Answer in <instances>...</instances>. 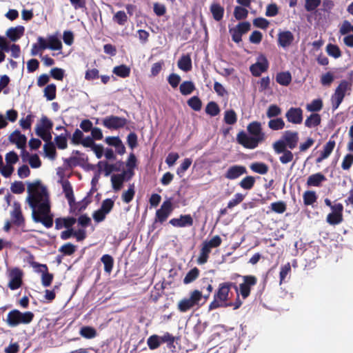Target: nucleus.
I'll return each instance as SVG.
<instances>
[{
	"mask_svg": "<svg viewBox=\"0 0 353 353\" xmlns=\"http://www.w3.org/2000/svg\"><path fill=\"white\" fill-rule=\"evenodd\" d=\"M28 204L32 208V218L35 223H41L46 228L53 225L54 215L51 213L49 196L46 188L39 182L28 186Z\"/></svg>",
	"mask_w": 353,
	"mask_h": 353,
	"instance_id": "f257e3e1",
	"label": "nucleus"
},
{
	"mask_svg": "<svg viewBox=\"0 0 353 353\" xmlns=\"http://www.w3.org/2000/svg\"><path fill=\"white\" fill-rule=\"evenodd\" d=\"M247 130L251 135H248L244 131H241L236 136L237 142L248 149H254L259 143L265 140V134L262 131L261 123L252 121L247 126Z\"/></svg>",
	"mask_w": 353,
	"mask_h": 353,
	"instance_id": "f03ea898",
	"label": "nucleus"
},
{
	"mask_svg": "<svg viewBox=\"0 0 353 353\" xmlns=\"http://www.w3.org/2000/svg\"><path fill=\"white\" fill-rule=\"evenodd\" d=\"M34 318V314L31 311L21 312L13 309L8 312L6 321L10 327H15L20 325L30 324Z\"/></svg>",
	"mask_w": 353,
	"mask_h": 353,
	"instance_id": "7ed1b4c3",
	"label": "nucleus"
},
{
	"mask_svg": "<svg viewBox=\"0 0 353 353\" xmlns=\"http://www.w3.org/2000/svg\"><path fill=\"white\" fill-rule=\"evenodd\" d=\"M202 297V292L194 290L190 293L189 298H184L179 302L177 308L181 312H186L194 307H199Z\"/></svg>",
	"mask_w": 353,
	"mask_h": 353,
	"instance_id": "20e7f679",
	"label": "nucleus"
},
{
	"mask_svg": "<svg viewBox=\"0 0 353 353\" xmlns=\"http://www.w3.org/2000/svg\"><path fill=\"white\" fill-rule=\"evenodd\" d=\"M237 276L241 277L243 282L239 284V294L241 296L243 299H246L250 296L251 293V289L257 283V278L254 275H244L241 276L237 274Z\"/></svg>",
	"mask_w": 353,
	"mask_h": 353,
	"instance_id": "39448f33",
	"label": "nucleus"
},
{
	"mask_svg": "<svg viewBox=\"0 0 353 353\" xmlns=\"http://www.w3.org/2000/svg\"><path fill=\"white\" fill-rule=\"evenodd\" d=\"M349 89H350L349 83L346 80L341 81L331 98L333 112L339 107Z\"/></svg>",
	"mask_w": 353,
	"mask_h": 353,
	"instance_id": "423d86ee",
	"label": "nucleus"
},
{
	"mask_svg": "<svg viewBox=\"0 0 353 353\" xmlns=\"http://www.w3.org/2000/svg\"><path fill=\"white\" fill-rule=\"evenodd\" d=\"M23 272L19 268H14L8 270V276L10 281L8 287L11 290L20 288L23 284Z\"/></svg>",
	"mask_w": 353,
	"mask_h": 353,
	"instance_id": "0eeeda50",
	"label": "nucleus"
},
{
	"mask_svg": "<svg viewBox=\"0 0 353 353\" xmlns=\"http://www.w3.org/2000/svg\"><path fill=\"white\" fill-rule=\"evenodd\" d=\"M173 210L174 208L170 199L164 201L161 208L156 211L154 222L163 223L172 214Z\"/></svg>",
	"mask_w": 353,
	"mask_h": 353,
	"instance_id": "6e6552de",
	"label": "nucleus"
},
{
	"mask_svg": "<svg viewBox=\"0 0 353 353\" xmlns=\"http://www.w3.org/2000/svg\"><path fill=\"white\" fill-rule=\"evenodd\" d=\"M268 68L269 62L266 57L261 54L257 58V61L250 65V71L254 77H259L263 72H266Z\"/></svg>",
	"mask_w": 353,
	"mask_h": 353,
	"instance_id": "1a4fd4ad",
	"label": "nucleus"
},
{
	"mask_svg": "<svg viewBox=\"0 0 353 353\" xmlns=\"http://www.w3.org/2000/svg\"><path fill=\"white\" fill-rule=\"evenodd\" d=\"M128 123L124 117L110 115L105 117L102 121L103 125L109 130H118L123 128Z\"/></svg>",
	"mask_w": 353,
	"mask_h": 353,
	"instance_id": "9d476101",
	"label": "nucleus"
},
{
	"mask_svg": "<svg viewBox=\"0 0 353 353\" xmlns=\"http://www.w3.org/2000/svg\"><path fill=\"white\" fill-rule=\"evenodd\" d=\"M9 140L11 143L16 144L17 147L21 149L23 156H28L29 154L25 150L26 144V137L21 134L18 130H14L9 137Z\"/></svg>",
	"mask_w": 353,
	"mask_h": 353,
	"instance_id": "9b49d317",
	"label": "nucleus"
},
{
	"mask_svg": "<svg viewBox=\"0 0 353 353\" xmlns=\"http://www.w3.org/2000/svg\"><path fill=\"white\" fill-rule=\"evenodd\" d=\"M285 118L289 123L301 124L303 119V110L301 108L291 107L286 112Z\"/></svg>",
	"mask_w": 353,
	"mask_h": 353,
	"instance_id": "f8f14e48",
	"label": "nucleus"
},
{
	"mask_svg": "<svg viewBox=\"0 0 353 353\" xmlns=\"http://www.w3.org/2000/svg\"><path fill=\"white\" fill-rule=\"evenodd\" d=\"M12 223L17 226L21 227L25 225V219L23 216L21 205L19 202H14L13 210L10 212Z\"/></svg>",
	"mask_w": 353,
	"mask_h": 353,
	"instance_id": "ddd939ff",
	"label": "nucleus"
},
{
	"mask_svg": "<svg viewBox=\"0 0 353 353\" xmlns=\"http://www.w3.org/2000/svg\"><path fill=\"white\" fill-rule=\"evenodd\" d=\"M32 266L33 268H41L40 272H42L41 274V283L44 287H48L51 285L54 276L52 274L48 272V268L47 265L46 264H40L37 262L32 263Z\"/></svg>",
	"mask_w": 353,
	"mask_h": 353,
	"instance_id": "4468645a",
	"label": "nucleus"
},
{
	"mask_svg": "<svg viewBox=\"0 0 353 353\" xmlns=\"http://www.w3.org/2000/svg\"><path fill=\"white\" fill-rule=\"evenodd\" d=\"M169 223L176 228H185L192 226L194 221L190 214H181L179 218L170 219Z\"/></svg>",
	"mask_w": 353,
	"mask_h": 353,
	"instance_id": "2eb2a0df",
	"label": "nucleus"
},
{
	"mask_svg": "<svg viewBox=\"0 0 353 353\" xmlns=\"http://www.w3.org/2000/svg\"><path fill=\"white\" fill-rule=\"evenodd\" d=\"M281 137L285 141L286 146L290 149L293 150L297 146L299 140V133L297 132L286 130L283 133Z\"/></svg>",
	"mask_w": 353,
	"mask_h": 353,
	"instance_id": "dca6fc26",
	"label": "nucleus"
},
{
	"mask_svg": "<svg viewBox=\"0 0 353 353\" xmlns=\"http://www.w3.org/2000/svg\"><path fill=\"white\" fill-rule=\"evenodd\" d=\"M294 39L293 34L289 30L283 31L278 34V44L283 48L291 46Z\"/></svg>",
	"mask_w": 353,
	"mask_h": 353,
	"instance_id": "f3484780",
	"label": "nucleus"
},
{
	"mask_svg": "<svg viewBox=\"0 0 353 353\" xmlns=\"http://www.w3.org/2000/svg\"><path fill=\"white\" fill-rule=\"evenodd\" d=\"M77 222V219L73 216L59 217L57 218L54 221L55 229L61 230L63 228H72L73 225Z\"/></svg>",
	"mask_w": 353,
	"mask_h": 353,
	"instance_id": "a211bd4d",
	"label": "nucleus"
},
{
	"mask_svg": "<svg viewBox=\"0 0 353 353\" xmlns=\"http://www.w3.org/2000/svg\"><path fill=\"white\" fill-rule=\"evenodd\" d=\"M59 183L61 185L66 199L72 201L74 199L73 188L68 178H60Z\"/></svg>",
	"mask_w": 353,
	"mask_h": 353,
	"instance_id": "6ab92c4d",
	"label": "nucleus"
},
{
	"mask_svg": "<svg viewBox=\"0 0 353 353\" xmlns=\"http://www.w3.org/2000/svg\"><path fill=\"white\" fill-rule=\"evenodd\" d=\"M137 158L134 154L131 153L129 155L128 159L126 162V170L123 174H113L112 176H125V174H128L132 176L134 174V169L136 167Z\"/></svg>",
	"mask_w": 353,
	"mask_h": 353,
	"instance_id": "aec40b11",
	"label": "nucleus"
},
{
	"mask_svg": "<svg viewBox=\"0 0 353 353\" xmlns=\"http://www.w3.org/2000/svg\"><path fill=\"white\" fill-rule=\"evenodd\" d=\"M336 143L335 141L330 139L324 145L323 151L321 152L319 157L316 159V162H321L323 160L327 159L332 152Z\"/></svg>",
	"mask_w": 353,
	"mask_h": 353,
	"instance_id": "412c9836",
	"label": "nucleus"
},
{
	"mask_svg": "<svg viewBox=\"0 0 353 353\" xmlns=\"http://www.w3.org/2000/svg\"><path fill=\"white\" fill-rule=\"evenodd\" d=\"M24 31V27L19 26L9 28L6 32V35L12 41H16L23 35Z\"/></svg>",
	"mask_w": 353,
	"mask_h": 353,
	"instance_id": "4be33fe9",
	"label": "nucleus"
},
{
	"mask_svg": "<svg viewBox=\"0 0 353 353\" xmlns=\"http://www.w3.org/2000/svg\"><path fill=\"white\" fill-rule=\"evenodd\" d=\"M229 285H225V283H221L219 285L218 290L214 294L215 299H219L221 303H225L228 300V295L230 292Z\"/></svg>",
	"mask_w": 353,
	"mask_h": 353,
	"instance_id": "5701e85b",
	"label": "nucleus"
},
{
	"mask_svg": "<svg viewBox=\"0 0 353 353\" xmlns=\"http://www.w3.org/2000/svg\"><path fill=\"white\" fill-rule=\"evenodd\" d=\"M177 65L179 69L184 72H189L192 70V59L189 54H183L179 59Z\"/></svg>",
	"mask_w": 353,
	"mask_h": 353,
	"instance_id": "b1692460",
	"label": "nucleus"
},
{
	"mask_svg": "<svg viewBox=\"0 0 353 353\" xmlns=\"http://www.w3.org/2000/svg\"><path fill=\"white\" fill-rule=\"evenodd\" d=\"M210 10L215 21H220L222 20L224 14V8L223 6L219 3H214L210 6Z\"/></svg>",
	"mask_w": 353,
	"mask_h": 353,
	"instance_id": "393cba45",
	"label": "nucleus"
},
{
	"mask_svg": "<svg viewBox=\"0 0 353 353\" xmlns=\"http://www.w3.org/2000/svg\"><path fill=\"white\" fill-rule=\"evenodd\" d=\"M210 252L211 249L203 242L201 244L199 256L197 259V263L200 265L207 263Z\"/></svg>",
	"mask_w": 353,
	"mask_h": 353,
	"instance_id": "a878e982",
	"label": "nucleus"
},
{
	"mask_svg": "<svg viewBox=\"0 0 353 353\" xmlns=\"http://www.w3.org/2000/svg\"><path fill=\"white\" fill-rule=\"evenodd\" d=\"M321 117L318 113H312L305 121V125L307 128H316L321 124Z\"/></svg>",
	"mask_w": 353,
	"mask_h": 353,
	"instance_id": "bb28decb",
	"label": "nucleus"
},
{
	"mask_svg": "<svg viewBox=\"0 0 353 353\" xmlns=\"http://www.w3.org/2000/svg\"><path fill=\"white\" fill-rule=\"evenodd\" d=\"M178 337H175L172 336L169 332H165L162 336L163 343H165L167 344L168 348L172 352H175L176 351V345H174L175 341L178 340Z\"/></svg>",
	"mask_w": 353,
	"mask_h": 353,
	"instance_id": "cd10ccee",
	"label": "nucleus"
},
{
	"mask_svg": "<svg viewBox=\"0 0 353 353\" xmlns=\"http://www.w3.org/2000/svg\"><path fill=\"white\" fill-rule=\"evenodd\" d=\"M276 81L284 86H288L292 81V76L290 72H281L276 76Z\"/></svg>",
	"mask_w": 353,
	"mask_h": 353,
	"instance_id": "c85d7f7f",
	"label": "nucleus"
},
{
	"mask_svg": "<svg viewBox=\"0 0 353 353\" xmlns=\"http://www.w3.org/2000/svg\"><path fill=\"white\" fill-rule=\"evenodd\" d=\"M101 261L104 265V271L106 273L110 274L114 267L113 257L108 254H105L101 257Z\"/></svg>",
	"mask_w": 353,
	"mask_h": 353,
	"instance_id": "c756f323",
	"label": "nucleus"
},
{
	"mask_svg": "<svg viewBox=\"0 0 353 353\" xmlns=\"http://www.w3.org/2000/svg\"><path fill=\"white\" fill-rule=\"evenodd\" d=\"M161 343H163L162 336L157 334L150 336L147 340V344L151 350L159 348Z\"/></svg>",
	"mask_w": 353,
	"mask_h": 353,
	"instance_id": "7c9ffc66",
	"label": "nucleus"
},
{
	"mask_svg": "<svg viewBox=\"0 0 353 353\" xmlns=\"http://www.w3.org/2000/svg\"><path fill=\"white\" fill-rule=\"evenodd\" d=\"M79 334L82 337L88 339H94L97 335L96 329L91 326H83L80 329Z\"/></svg>",
	"mask_w": 353,
	"mask_h": 353,
	"instance_id": "2f4dec72",
	"label": "nucleus"
},
{
	"mask_svg": "<svg viewBox=\"0 0 353 353\" xmlns=\"http://www.w3.org/2000/svg\"><path fill=\"white\" fill-rule=\"evenodd\" d=\"M113 73L119 77L126 78L130 74V68L128 65L122 64L114 67Z\"/></svg>",
	"mask_w": 353,
	"mask_h": 353,
	"instance_id": "473e14b6",
	"label": "nucleus"
},
{
	"mask_svg": "<svg viewBox=\"0 0 353 353\" xmlns=\"http://www.w3.org/2000/svg\"><path fill=\"white\" fill-rule=\"evenodd\" d=\"M246 173V168L242 165H233L229 168L225 176H240Z\"/></svg>",
	"mask_w": 353,
	"mask_h": 353,
	"instance_id": "72a5a7b5",
	"label": "nucleus"
},
{
	"mask_svg": "<svg viewBox=\"0 0 353 353\" xmlns=\"http://www.w3.org/2000/svg\"><path fill=\"white\" fill-rule=\"evenodd\" d=\"M179 90L181 94L189 95L195 90V85L191 81H185L180 85Z\"/></svg>",
	"mask_w": 353,
	"mask_h": 353,
	"instance_id": "f704fd0d",
	"label": "nucleus"
},
{
	"mask_svg": "<svg viewBox=\"0 0 353 353\" xmlns=\"http://www.w3.org/2000/svg\"><path fill=\"white\" fill-rule=\"evenodd\" d=\"M70 136L68 132L56 136L54 141L57 147L60 150L66 149L68 147L67 139Z\"/></svg>",
	"mask_w": 353,
	"mask_h": 353,
	"instance_id": "c9c22d12",
	"label": "nucleus"
},
{
	"mask_svg": "<svg viewBox=\"0 0 353 353\" xmlns=\"http://www.w3.org/2000/svg\"><path fill=\"white\" fill-rule=\"evenodd\" d=\"M268 125L272 130H281L285 128V122L282 118L272 119L269 121Z\"/></svg>",
	"mask_w": 353,
	"mask_h": 353,
	"instance_id": "e433bc0d",
	"label": "nucleus"
},
{
	"mask_svg": "<svg viewBox=\"0 0 353 353\" xmlns=\"http://www.w3.org/2000/svg\"><path fill=\"white\" fill-rule=\"evenodd\" d=\"M200 270L197 268L191 269L183 279L184 284H189L194 281L199 276Z\"/></svg>",
	"mask_w": 353,
	"mask_h": 353,
	"instance_id": "4c0bfd02",
	"label": "nucleus"
},
{
	"mask_svg": "<svg viewBox=\"0 0 353 353\" xmlns=\"http://www.w3.org/2000/svg\"><path fill=\"white\" fill-rule=\"evenodd\" d=\"M323 108V101L321 99H316L312 101L310 103L307 104L306 109L307 111L316 113Z\"/></svg>",
	"mask_w": 353,
	"mask_h": 353,
	"instance_id": "58836bf2",
	"label": "nucleus"
},
{
	"mask_svg": "<svg viewBox=\"0 0 353 353\" xmlns=\"http://www.w3.org/2000/svg\"><path fill=\"white\" fill-rule=\"evenodd\" d=\"M44 97L48 101H52L56 98L57 87L54 83L48 85L43 90Z\"/></svg>",
	"mask_w": 353,
	"mask_h": 353,
	"instance_id": "ea45409f",
	"label": "nucleus"
},
{
	"mask_svg": "<svg viewBox=\"0 0 353 353\" xmlns=\"http://www.w3.org/2000/svg\"><path fill=\"white\" fill-rule=\"evenodd\" d=\"M43 150L46 155L51 159H54L57 156L56 148L54 143L50 141L43 145Z\"/></svg>",
	"mask_w": 353,
	"mask_h": 353,
	"instance_id": "a19ab883",
	"label": "nucleus"
},
{
	"mask_svg": "<svg viewBox=\"0 0 353 353\" xmlns=\"http://www.w3.org/2000/svg\"><path fill=\"white\" fill-rule=\"evenodd\" d=\"M251 170L259 174H265L268 170V166L262 162H256L250 165Z\"/></svg>",
	"mask_w": 353,
	"mask_h": 353,
	"instance_id": "79ce46f5",
	"label": "nucleus"
},
{
	"mask_svg": "<svg viewBox=\"0 0 353 353\" xmlns=\"http://www.w3.org/2000/svg\"><path fill=\"white\" fill-rule=\"evenodd\" d=\"M233 14L235 19L240 21L248 17V10L243 6H237L234 8Z\"/></svg>",
	"mask_w": 353,
	"mask_h": 353,
	"instance_id": "37998d69",
	"label": "nucleus"
},
{
	"mask_svg": "<svg viewBox=\"0 0 353 353\" xmlns=\"http://www.w3.org/2000/svg\"><path fill=\"white\" fill-rule=\"evenodd\" d=\"M205 112L211 117H215L219 114L220 108L216 102L210 101L205 107Z\"/></svg>",
	"mask_w": 353,
	"mask_h": 353,
	"instance_id": "c03bdc74",
	"label": "nucleus"
},
{
	"mask_svg": "<svg viewBox=\"0 0 353 353\" xmlns=\"http://www.w3.org/2000/svg\"><path fill=\"white\" fill-rule=\"evenodd\" d=\"M135 190L134 184L129 186L128 190L123 192L121 196L122 201L125 203L131 202L134 196Z\"/></svg>",
	"mask_w": 353,
	"mask_h": 353,
	"instance_id": "a18cd8bd",
	"label": "nucleus"
},
{
	"mask_svg": "<svg viewBox=\"0 0 353 353\" xmlns=\"http://www.w3.org/2000/svg\"><path fill=\"white\" fill-rule=\"evenodd\" d=\"M48 48L52 50H61V41L56 36H50L48 37Z\"/></svg>",
	"mask_w": 353,
	"mask_h": 353,
	"instance_id": "49530a36",
	"label": "nucleus"
},
{
	"mask_svg": "<svg viewBox=\"0 0 353 353\" xmlns=\"http://www.w3.org/2000/svg\"><path fill=\"white\" fill-rule=\"evenodd\" d=\"M303 199L305 205H311L316 201L317 197L314 191H306L303 194Z\"/></svg>",
	"mask_w": 353,
	"mask_h": 353,
	"instance_id": "de8ad7c7",
	"label": "nucleus"
},
{
	"mask_svg": "<svg viewBox=\"0 0 353 353\" xmlns=\"http://www.w3.org/2000/svg\"><path fill=\"white\" fill-rule=\"evenodd\" d=\"M326 51L330 56L335 59L339 58L341 56V51L340 48L338 46L334 44H327L326 46Z\"/></svg>",
	"mask_w": 353,
	"mask_h": 353,
	"instance_id": "09e8293b",
	"label": "nucleus"
},
{
	"mask_svg": "<svg viewBox=\"0 0 353 353\" xmlns=\"http://www.w3.org/2000/svg\"><path fill=\"white\" fill-rule=\"evenodd\" d=\"M187 103L194 111H200L202 107L201 100L197 96L190 98Z\"/></svg>",
	"mask_w": 353,
	"mask_h": 353,
	"instance_id": "8fccbe9b",
	"label": "nucleus"
},
{
	"mask_svg": "<svg viewBox=\"0 0 353 353\" xmlns=\"http://www.w3.org/2000/svg\"><path fill=\"white\" fill-rule=\"evenodd\" d=\"M112 19L119 26H124L128 21V16L124 11L119 10L114 14Z\"/></svg>",
	"mask_w": 353,
	"mask_h": 353,
	"instance_id": "3c124183",
	"label": "nucleus"
},
{
	"mask_svg": "<svg viewBox=\"0 0 353 353\" xmlns=\"http://www.w3.org/2000/svg\"><path fill=\"white\" fill-rule=\"evenodd\" d=\"M326 220L330 225H338L343 221V214H338L332 212L327 214Z\"/></svg>",
	"mask_w": 353,
	"mask_h": 353,
	"instance_id": "603ef678",
	"label": "nucleus"
},
{
	"mask_svg": "<svg viewBox=\"0 0 353 353\" xmlns=\"http://www.w3.org/2000/svg\"><path fill=\"white\" fill-rule=\"evenodd\" d=\"M245 195L241 194V193H236L234 198H232L231 200L229 201L227 205V208H229L230 210L234 208V207L237 206L239 204H240L244 199Z\"/></svg>",
	"mask_w": 353,
	"mask_h": 353,
	"instance_id": "864d4df0",
	"label": "nucleus"
},
{
	"mask_svg": "<svg viewBox=\"0 0 353 353\" xmlns=\"http://www.w3.org/2000/svg\"><path fill=\"white\" fill-rule=\"evenodd\" d=\"M281 114V108L276 104L270 105L266 112L268 118L272 119L279 117Z\"/></svg>",
	"mask_w": 353,
	"mask_h": 353,
	"instance_id": "5fc2aeb1",
	"label": "nucleus"
},
{
	"mask_svg": "<svg viewBox=\"0 0 353 353\" xmlns=\"http://www.w3.org/2000/svg\"><path fill=\"white\" fill-rule=\"evenodd\" d=\"M237 121L236 114L233 110H227L224 114V121L228 125H233Z\"/></svg>",
	"mask_w": 353,
	"mask_h": 353,
	"instance_id": "6e6d98bb",
	"label": "nucleus"
},
{
	"mask_svg": "<svg viewBox=\"0 0 353 353\" xmlns=\"http://www.w3.org/2000/svg\"><path fill=\"white\" fill-rule=\"evenodd\" d=\"M271 210L278 214H282L286 210V204L283 201H277L272 203L270 205Z\"/></svg>",
	"mask_w": 353,
	"mask_h": 353,
	"instance_id": "4d7b16f0",
	"label": "nucleus"
},
{
	"mask_svg": "<svg viewBox=\"0 0 353 353\" xmlns=\"http://www.w3.org/2000/svg\"><path fill=\"white\" fill-rule=\"evenodd\" d=\"M203 243L212 250L219 247L222 243V239L219 235H215L210 240H205Z\"/></svg>",
	"mask_w": 353,
	"mask_h": 353,
	"instance_id": "13d9d810",
	"label": "nucleus"
},
{
	"mask_svg": "<svg viewBox=\"0 0 353 353\" xmlns=\"http://www.w3.org/2000/svg\"><path fill=\"white\" fill-rule=\"evenodd\" d=\"M114 205V201L112 199H105L102 201L100 208L108 214L112 211Z\"/></svg>",
	"mask_w": 353,
	"mask_h": 353,
	"instance_id": "bf43d9fd",
	"label": "nucleus"
},
{
	"mask_svg": "<svg viewBox=\"0 0 353 353\" xmlns=\"http://www.w3.org/2000/svg\"><path fill=\"white\" fill-rule=\"evenodd\" d=\"M76 250L75 246L71 243H67L63 245L59 249V251L63 253L65 255H72L74 253Z\"/></svg>",
	"mask_w": 353,
	"mask_h": 353,
	"instance_id": "052dcab7",
	"label": "nucleus"
},
{
	"mask_svg": "<svg viewBox=\"0 0 353 353\" xmlns=\"http://www.w3.org/2000/svg\"><path fill=\"white\" fill-rule=\"evenodd\" d=\"M35 132L37 135L41 137L46 143L51 141L52 135L50 130H43L42 128H36Z\"/></svg>",
	"mask_w": 353,
	"mask_h": 353,
	"instance_id": "680f3d73",
	"label": "nucleus"
},
{
	"mask_svg": "<svg viewBox=\"0 0 353 353\" xmlns=\"http://www.w3.org/2000/svg\"><path fill=\"white\" fill-rule=\"evenodd\" d=\"M83 139V132L77 128L72 136L71 143L74 145H79L81 143Z\"/></svg>",
	"mask_w": 353,
	"mask_h": 353,
	"instance_id": "e2e57ef3",
	"label": "nucleus"
},
{
	"mask_svg": "<svg viewBox=\"0 0 353 353\" xmlns=\"http://www.w3.org/2000/svg\"><path fill=\"white\" fill-rule=\"evenodd\" d=\"M10 190L14 194H21L25 190V185L22 181H16L12 183Z\"/></svg>",
	"mask_w": 353,
	"mask_h": 353,
	"instance_id": "0e129e2a",
	"label": "nucleus"
},
{
	"mask_svg": "<svg viewBox=\"0 0 353 353\" xmlns=\"http://www.w3.org/2000/svg\"><path fill=\"white\" fill-rule=\"evenodd\" d=\"M99 78V72L97 68L88 69L85 71V79L87 81H93Z\"/></svg>",
	"mask_w": 353,
	"mask_h": 353,
	"instance_id": "69168bd1",
	"label": "nucleus"
},
{
	"mask_svg": "<svg viewBox=\"0 0 353 353\" xmlns=\"http://www.w3.org/2000/svg\"><path fill=\"white\" fill-rule=\"evenodd\" d=\"M269 24V21L263 17H257L253 20V25L255 27L263 30H265L268 27Z\"/></svg>",
	"mask_w": 353,
	"mask_h": 353,
	"instance_id": "338daca9",
	"label": "nucleus"
},
{
	"mask_svg": "<svg viewBox=\"0 0 353 353\" xmlns=\"http://www.w3.org/2000/svg\"><path fill=\"white\" fill-rule=\"evenodd\" d=\"M51 77L58 81H62L64 77V70L59 68H54L50 70Z\"/></svg>",
	"mask_w": 353,
	"mask_h": 353,
	"instance_id": "774afa93",
	"label": "nucleus"
}]
</instances>
